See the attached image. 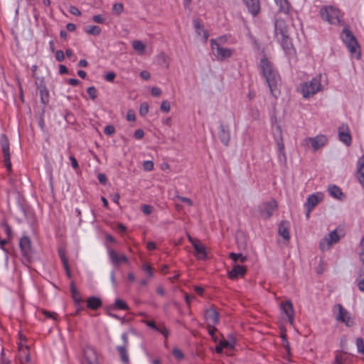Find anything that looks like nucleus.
<instances>
[{
    "mask_svg": "<svg viewBox=\"0 0 364 364\" xmlns=\"http://www.w3.org/2000/svg\"><path fill=\"white\" fill-rule=\"evenodd\" d=\"M260 68L263 76L266 79L271 93L274 95V92L280 82V77L273 68L272 64L266 58L261 59Z\"/></svg>",
    "mask_w": 364,
    "mask_h": 364,
    "instance_id": "nucleus-1",
    "label": "nucleus"
},
{
    "mask_svg": "<svg viewBox=\"0 0 364 364\" xmlns=\"http://www.w3.org/2000/svg\"><path fill=\"white\" fill-rule=\"evenodd\" d=\"M341 39L351 55H355L357 59H360L361 55L360 46L355 36L348 28H343L341 33Z\"/></svg>",
    "mask_w": 364,
    "mask_h": 364,
    "instance_id": "nucleus-2",
    "label": "nucleus"
},
{
    "mask_svg": "<svg viewBox=\"0 0 364 364\" xmlns=\"http://www.w3.org/2000/svg\"><path fill=\"white\" fill-rule=\"evenodd\" d=\"M320 78L321 75L301 85V92L304 98L310 97L321 90Z\"/></svg>",
    "mask_w": 364,
    "mask_h": 364,
    "instance_id": "nucleus-3",
    "label": "nucleus"
},
{
    "mask_svg": "<svg viewBox=\"0 0 364 364\" xmlns=\"http://www.w3.org/2000/svg\"><path fill=\"white\" fill-rule=\"evenodd\" d=\"M343 236L344 232L342 228H337L331 231L320 242V249L323 252L329 250L333 244L337 242Z\"/></svg>",
    "mask_w": 364,
    "mask_h": 364,
    "instance_id": "nucleus-4",
    "label": "nucleus"
},
{
    "mask_svg": "<svg viewBox=\"0 0 364 364\" xmlns=\"http://www.w3.org/2000/svg\"><path fill=\"white\" fill-rule=\"evenodd\" d=\"M320 14L323 20L331 24H336L340 22V11L332 6L321 8Z\"/></svg>",
    "mask_w": 364,
    "mask_h": 364,
    "instance_id": "nucleus-5",
    "label": "nucleus"
},
{
    "mask_svg": "<svg viewBox=\"0 0 364 364\" xmlns=\"http://www.w3.org/2000/svg\"><path fill=\"white\" fill-rule=\"evenodd\" d=\"M210 45L213 50L214 55L218 60H223L227 58H230L232 54L231 49L221 47L215 39L210 40Z\"/></svg>",
    "mask_w": 364,
    "mask_h": 364,
    "instance_id": "nucleus-6",
    "label": "nucleus"
},
{
    "mask_svg": "<svg viewBox=\"0 0 364 364\" xmlns=\"http://www.w3.org/2000/svg\"><path fill=\"white\" fill-rule=\"evenodd\" d=\"M0 144L4 157V164L9 172L11 171V163L9 152V141L8 137L5 134H2L0 139Z\"/></svg>",
    "mask_w": 364,
    "mask_h": 364,
    "instance_id": "nucleus-7",
    "label": "nucleus"
},
{
    "mask_svg": "<svg viewBox=\"0 0 364 364\" xmlns=\"http://www.w3.org/2000/svg\"><path fill=\"white\" fill-rule=\"evenodd\" d=\"M277 208V203L274 199L264 202L259 206L260 216L264 219L269 218L273 212Z\"/></svg>",
    "mask_w": 364,
    "mask_h": 364,
    "instance_id": "nucleus-8",
    "label": "nucleus"
},
{
    "mask_svg": "<svg viewBox=\"0 0 364 364\" xmlns=\"http://www.w3.org/2000/svg\"><path fill=\"white\" fill-rule=\"evenodd\" d=\"M82 364H98L97 355L94 348L86 346L83 350Z\"/></svg>",
    "mask_w": 364,
    "mask_h": 364,
    "instance_id": "nucleus-9",
    "label": "nucleus"
},
{
    "mask_svg": "<svg viewBox=\"0 0 364 364\" xmlns=\"http://www.w3.org/2000/svg\"><path fill=\"white\" fill-rule=\"evenodd\" d=\"M335 307L338 310L336 319L344 323L347 326H352L354 322L348 312L340 304H336Z\"/></svg>",
    "mask_w": 364,
    "mask_h": 364,
    "instance_id": "nucleus-10",
    "label": "nucleus"
},
{
    "mask_svg": "<svg viewBox=\"0 0 364 364\" xmlns=\"http://www.w3.org/2000/svg\"><path fill=\"white\" fill-rule=\"evenodd\" d=\"M323 194L321 193H314L309 196L307 201L305 203V205L307 208V211L306 213L307 218H309L310 213L313 208H314V207L323 200Z\"/></svg>",
    "mask_w": 364,
    "mask_h": 364,
    "instance_id": "nucleus-11",
    "label": "nucleus"
},
{
    "mask_svg": "<svg viewBox=\"0 0 364 364\" xmlns=\"http://www.w3.org/2000/svg\"><path fill=\"white\" fill-rule=\"evenodd\" d=\"M108 255L112 262V264L115 267H119L122 263H129V259L124 255H119L112 249H108Z\"/></svg>",
    "mask_w": 364,
    "mask_h": 364,
    "instance_id": "nucleus-12",
    "label": "nucleus"
},
{
    "mask_svg": "<svg viewBox=\"0 0 364 364\" xmlns=\"http://www.w3.org/2000/svg\"><path fill=\"white\" fill-rule=\"evenodd\" d=\"M327 141V139L324 135H318L315 137H309L306 138L304 141V145H308V143L310 142L314 150L316 151L321 147L323 146Z\"/></svg>",
    "mask_w": 364,
    "mask_h": 364,
    "instance_id": "nucleus-13",
    "label": "nucleus"
},
{
    "mask_svg": "<svg viewBox=\"0 0 364 364\" xmlns=\"http://www.w3.org/2000/svg\"><path fill=\"white\" fill-rule=\"evenodd\" d=\"M19 245L23 256L29 259L32 255V248L30 239L26 236L22 237L20 240Z\"/></svg>",
    "mask_w": 364,
    "mask_h": 364,
    "instance_id": "nucleus-14",
    "label": "nucleus"
},
{
    "mask_svg": "<svg viewBox=\"0 0 364 364\" xmlns=\"http://www.w3.org/2000/svg\"><path fill=\"white\" fill-rule=\"evenodd\" d=\"M143 323L154 331L161 333L166 338L169 335V331L166 328L163 323L156 324L154 321L143 320Z\"/></svg>",
    "mask_w": 364,
    "mask_h": 364,
    "instance_id": "nucleus-15",
    "label": "nucleus"
},
{
    "mask_svg": "<svg viewBox=\"0 0 364 364\" xmlns=\"http://www.w3.org/2000/svg\"><path fill=\"white\" fill-rule=\"evenodd\" d=\"M275 27V34L279 37L284 36L289 34L288 26H287L285 21L282 19H277L274 24Z\"/></svg>",
    "mask_w": 364,
    "mask_h": 364,
    "instance_id": "nucleus-16",
    "label": "nucleus"
},
{
    "mask_svg": "<svg viewBox=\"0 0 364 364\" xmlns=\"http://www.w3.org/2000/svg\"><path fill=\"white\" fill-rule=\"evenodd\" d=\"M281 309L287 316L289 323L292 325L294 322V308L292 303L290 301L282 302L281 304Z\"/></svg>",
    "mask_w": 364,
    "mask_h": 364,
    "instance_id": "nucleus-17",
    "label": "nucleus"
},
{
    "mask_svg": "<svg viewBox=\"0 0 364 364\" xmlns=\"http://www.w3.org/2000/svg\"><path fill=\"white\" fill-rule=\"evenodd\" d=\"M247 272L245 266L235 264L231 271L228 272V276L231 279H235L239 277H243Z\"/></svg>",
    "mask_w": 364,
    "mask_h": 364,
    "instance_id": "nucleus-18",
    "label": "nucleus"
},
{
    "mask_svg": "<svg viewBox=\"0 0 364 364\" xmlns=\"http://www.w3.org/2000/svg\"><path fill=\"white\" fill-rule=\"evenodd\" d=\"M205 318L208 321V324L213 326L216 325L219 321V316L218 311L213 308L207 309L205 312Z\"/></svg>",
    "mask_w": 364,
    "mask_h": 364,
    "instance_id": "nucleus-19",
    "label": "nucleus"
},
{
    "mask_svg": "<svg viewBox=\"0 0 364 364\" xmlns=\"http://www.w3.org/2000/svg\"><path fill=\"white\" fill-rule=\"evenodd\" d=\"M114 309L128 310L129 306L125 301H124L122 299H117L115 300L113 305L106 307V311H107V314L109 316L116 318L117 316L112 314L110 313V311L114 310Z\"/></svg>",
    "mask_w": 364,
    "mask_h": 364,
    "instance_id": "nucleus-20",
    "label": "nucleus"
},
{
    "mask_svg": "<svg viewBox=\"0 0 364 364\" xmlns=\"http://www.w3.org/2000/svg\"><path fill=\"white\" fill-rule=\"evenodd\" d=\"M356 176L359 183L364 188V154L358 160Z\"/></svg>",
    "mask_w": 364,
    "mask_h": 364,
    "instance_id": "nucleus-21",
    "label": "nucleus"
},
{
    "mask_svg": "<svg viewBox=\"0 0 364 364\" xmlns=\"http://www.w3.org/2000/svg\"><path fill=\"white\" fill-rule=\"evenodd\" d=\"M218 136L221 142L225 145L228 146L230 141V136L228 126L220 124L219 127Z\"/></svg>",
    "mask_w": 364,
    "mask_h": 364,
    "instance_id": "nucleus-22",
    "label": "nucleus"
},
{
    "mask_svg": "<svg viewBox=\"0 0 364 364\" xmlns=\"http://www.w3.org/2000/svg\"><path fill=\"white\" fill-rule=\"evenodd\" d=\"M247 6L248 11L252 14L253 16L257 15L259 12L260 5L259 0H243Z\"/></svg>",
    "mask_w": 364,
    "mask_h": 364,
    "instance_id": "nucleus-23",
    "label": "nucleus"
},
{
    "mask_svg": "<svg viewBox=\"0 0 364 364\" xmlns=\"http://www.w3.org/2000/svg\"><path fill=\"white\" fill-rule=\"evenodd\" d=\"M289 223L287 221L283 220L280 223L279 225L278 232L279 235L283 237L284 240L286 241H289L290 236H289Z\"/></svg>",
    "mask_w": 364,
    "mask_h": 364,
    "instance_id": "nucleus-24",
    "label": "nucleus"
},
{
    "mask_svg": "<svg viewBox=\"0 0 364 364\" xmlns=\"http://www.w3.org/2000/svg\"><path fill=\"white\" fill-rule=\"evenodd\" d=\"M193 23L198 36H201L204 42H206L208 38V33L205 29H204L199 19H195Z\"/></svg>",
    "mask_w": 364,
    "mask_h": 364,
    "instance_id": "nucleus-25",
    "label": "nucleus"
},
{
    "mask_svg": "<svg viewBox=\"0 0 364 364\" xmlns=\"http://www.w3.org/2000/svg\"><path fill=\"white\" fill-rule=\"evenodd\" d=\"M195 250V256L199 259H205L207 257L206 250L205 246L198 241L196 244H193Z\"/></svg>",
    "mask_w": 364,
    "mask_h": 364,
    "instance_id": "nucleus-26",
    "label": "nucleus"
},
{
    "mask_svg": "<svg viewBox=\"0 0 364 364\" xmlns=\"http://www.w3.org/2000/svg\"><path fill=\"white\" fill-rule=\"evenodd\" d=\"M281 41V45L287 53H290L293 46L291 42V39L289 37V34L284 36H279L277 38Z\"/></svg>",
    "mask_w": 364,
    "mask_h": 364,
    "instance_id": "nucleus-27",
    "label": "nucleus"
},
{
    "mask_svg": "<svg viewBox=\"0 0 364 364\" xmlns=\"http://www.w3.org/2000/svg\"><path fill=\"white\" fill-rule=\"evenodd\" d=\"M70 291L75 305H80V304L83 302V300L77 289L75 288L73 282L70 283Z\"/></svg>",
    "mask_w": 364,
    "mask_h": 364,
    "instance_id": "nucleus-28",
    "label": "nucleus"
},
{
    "mask_svg": "<svg viewBox=\"0 0 364 364\" xmlns=\"http://www.w3.org/2000/svg\"><path fill=\"white\" fill-rule=\"evenodd\" d=\"M87 306L92 310H96L102 306V301L100 299L97 297H89L87 300Z\"/></svg>",
    "mask_w": 364,
    "mask_h": 364,
    "instance_id": "nucleus-29",
    "label": "nucleus"
},
{
    "mask_svg": "<svg viewBox=\"0 0 364 364\" xmlns=\"http://www.w3.org/2000/svg\"><path fill=\"white\" fill-rule=\"evenodd\" d=\"M350 363L347 353L342 351L336 354L334 364H350Z\"/></svg>",
    "mask_w": 364,
    "mask_h": 364,
    "instance_id": "nucleus-30",
    "label": "nucleus"
},
{
    "mask_svg": "<svg viewBox=\"0 0 364 364\" xmlns=\"http://www.w3.org/2000/svg\"><path fill=\"white\" fill-rule=\"evenodd\" d=\"M18 358L21 364H32L28 346H26V351L24 353L18 354Z\"/></svg>",
    "mask_w": 364,
    "mask_h": 364,
    "instance_id": "nucleus-31",
    "label": "nucleus"
},
{
    "mask_svg": "<svg viewBox=\"0 0 364 364\" xmlns=\"http://www.w3.org/2000/svg\"><path fill=\"white\" fill-rule=\"evenodd\" d=\"M343 127L339 129V139L343 142L346 145L349 146L351 143V136L349 132L342 131Z\"/></svg>",
    "mask_w": 364,
    "mask_h": 364,
    "instance_id": "nucleus-32",
    "label": "nucleus"
},
{
    "mask_svg": "<svg viewBox=\"0 0 364 364\" xmlns=\"http://www.w3.org/2000/svg\"><path fill=\"white\" fill-rule=\"evenodd\" d=\"M356 284L360 291L364 292V270L360 269L358 272Z\"/></svg>",
    "mask_w": 364,
    "mask_h": 364,
    "instance_id": "nucleus-33",
    "label": "nucleus"
},
{
    "mask_svg": "<svg viewBox=\"0 0 364 364\" xmlns=\"http://www.w3.org/2000/svg\"><path fill=\"white\" fill-rule=\"evenodd\" d=\"M328 190L330 195L335 198L340 199L341 197L343 196L341 190L335 185L330 186Z\"/></svg>",
    "mask_w": 364,
    "mask_h": 364,
    "instance_id": "nucleus-34",
    "label": "nucleus"
},
{
    "mask_svg": "<svg viewBox=\"0 0 364 364\" xmlns=\"http://www.w3.org/2000/svg\"><path fill=\"white\" fill-rule=\"evenodd\" d=\"M117 350L119 353L121 360L124 363H129V356L127 351L126 346H119L117 347Z\"/></svg>",
    "mask_w": 364,
    "mask_h": 364,
    "instance_id": "nucleus-35",
    "label": "nucleus"
},
{
    "mask_svg": "<svg viewBox=\"0 0 364 364\" xmlns=\"http://www.w3.org/2000/svg\"><path fill=\"white\" fill-rule=\"evenodd\" d=\"M85 31L90 35L98 36L101 33V28L97 26H87L85 28Z\"/></svg>",
    "mask_w": 364,
    "mask_h": 364,
    "instance_id": "nucleus-36",
    "label": "nucleus"
},
{
    "mask_svg": "<svg viewBox=\"0 0 364 364\" xmlns=\"http://www.w3.org/2000/svg\"><path fill=\"white\" fill-rule=\"evenodd\" d=\"M278 129L279 130L280 136H279V138L277 139V144L279 153L285 158L286 156H285V152H284V140H283V137L282 135V131H281V129L279 127H278Z\"/></svg>",
    "mask_w": 364,
    "mask_h": 364,
    "instance_id": "nucleus-37",
    "label": "nucleus"
},
{
    "mask_svg": "<svg viewBox=\"0 0 364 364\" xmlns=\"http://www.w3.org/2000/svg\"><path fill=\"white\" fill-rule=\"evenodd\" d=\"M132 46L133 48L139 52V53L142 54L145 51V46L144 44L140 41H134L132 42Z\"/></svg>",
    "mask_w": 364,
    "mask_h": 364,
    "instance_id": "nucleus-38",
    "label": "nucleus"
},
{
    "mask_svg": "<svg viewBox=\"0 0 364 364\" xmlns=\"http://www.w3.org/2000/svg\"><path fill=\"white\" fill-rule=\"evenodd\" d=\"M220 344L224 348L232 349L235 345V340L232 338L230 340L223 339L220 341Z\"/></svg>",
    "mask_w": 364,
    "mask_h": 364,
    "instance_id": "nucleus-39",
    "label": "nucleus"
},
{
    "mask_svg": "<svg viewBox=\"0 0 364 364\" xmlns=\"http://www.w3.org/2000/svg\"><path fill=\"white\" fill-rule=\"evenodd\" d=\"M229 257L230 259H232L234 262H237V261L240 260V262H245L247 260V257L242 255L240 253L237 254L235 252H231L229 255Z\"/></svg>",
    "mask_w": 364,
    "mask_h": 364,
    "instance_id": "nucleus-40",
    "label": "nucleus"
},
{
    "mask_svg": "<svg viewBox=\"0 0 364 364\" xmlns=\"http://www.w3.org/2000/svg\"><path fill=\"white\" fill-rule=\"evenodd\" d=\"M277 4H279L280 11L287 14L289 11V4L286 0H275Z\"/></svg>",
    "mask_w": 364,
    "mask_h": 364,
    "instance_id": "nucleus-41",
    "label": "nucleus"
},
{
    "mask_svg": "<svg viewBox=\"0 0 364 364\" xmlns=\"http://www.w3.org/2000/svg\"><path fill=\"white\" fill-rule=\"evenodd\" d=\"M359 259L364 265V237H362L359 245Z\"/></svg>",
    "mask_w": 364,
    "mask_h": 364,
    "instance_id": "nucleus-42",
    "label": "nucleus"
},
{
    "mask_svg": "<svg viewBox=\"0 0 364 364\" xmlns=\"http://www.w3.org/2000/svg\"><path fill=\"white\" fill-rule=\"evenodd\" d=\"M356 346L358 348V352L364 355V341L361 338H358L356 339Z\"/></svg>",
    "mask_w": 364,
    "mask_h": 364,
    "instance_id": "nucleus-43",
    "label": "nucleus"
},
{
    "mask_svg": "<svg viewBox=\"0 0 364 364\" xmlns=\"http://www.w3.org/2000/svg\"><path fill=\"white\" fill-rule=\"evenodd\" d=\"M58 255H59V257L63 262V264H66L68 263V259L66 257V252H65V249L59 248Z\"/></svg>",
    "mask_w": 364,
    "mask_h": 364,
    "instance_id": "nucleus-44",
    "label": "nucleus"
},
{
    "mask_svg": "<svg viewBox=\"0 0 364 364\" xmlns=\"http://www.w3.org/2000/svg\"><path fill=\"white\" fill-rule=\"evenodd\" d=\"M87 92L92 100H95L97 97V90L95 87H89L87 89Z\"/></svg>",
    "mask_w": 364,
    "mask_h": 364,
    "instance_id": "nucleus-45",
    "label": "nucleus"
},
{
    "mask_svg": "<svg viewBox=\"0 0 364 364\" xmlns=\"http://www.w3.org/2000/svg\"><path fill=\"white\" fill-rule=\"evenodd\" d=\"M160 109L164 112H168L171 109L170 102L168 100H164L161 104Z\"/></svg>",
    "mask_w": 364,
    "mask_h": 364,
    "instance_id": "nucleus-46",
    "label": "nucleus"
},
{
    "mask_svg": "<svg viewBox=\"0 0 364 364\" xmlns=\"http://www.w3.org/2000/svg\"><path fill=\"white\" fill-rule=\"evenodd\" d=\"M123 4L121 3H116L112 6L113 11L118 15L123 11Z\"/></svg>",
    "mask_w": 364,
    "mask_h": 364,
    "instance_id": "nucleus-47",
    "label": "nucleus"
},
{
    "mask_svg": "<svg viewBox=\"0 0 364 364\" xmlns=\"http://www.w3.org/2000/svg\"><path fill=\"white\" fill-rule=\"evenodd\" d=\"M149 112V105L147 103H141L139 108V114L141 116H145Z\"/></svg>",
    "mask_w": 364,
    "mask_h": 364,
    "instance_id": "nucleus-48",
    "label": "nucleus"
},
{
    "mask_svg": "<svg viewBox=\"0 0 364 364\" xmlns=\"http://www.w3.org/2000/svg\"><path fill=\"white\" fill-rule=\"evenodd\" d=\"M143 168L146 171H150L154 168V163L152 161H146L143 163Z\"/></svg>",
    "mask_w": 364,
    "mask_h": 364,
    "instance_id": "nucleus-49",
    "label": "nucleus"
},
{
    "mask_svg": "<svg viewBox=\"0 0 364 364\" xmlns=\"http://www.w3.org/2000/svg\"><path fill=\"white\" fill-rule=\"evenodd\" d=\"M208 328L209 334L212 336L213 339L216 341L217 338L215 337V333L217 331V328L211 324H208Z\"/></svg>",
    "mask_w": 364,
    "mask_h": 364,
    "instance_id": "nucleus-50",
    "label": "nucleus"
},
{
    "mask_svg": "<svg viewBox=\"0 0 364 364\" xmlns=\"http://www.w3.org/2000/svg\"><path fill=\"white\" fill-rule=\"evenodd\" d=\"M176 198H178L181 201L186 203L189 206L193 205V201L188 198H186V197H183V196H180L177 195V196H176Z\"/></svg>",
    "mask_w": 364,
    "mask_h": 364,
    "instance_id": "nucleus-51",
    "label": "nucleus"
},
{
    "mask_svg": "<svg viewBox=\"0 0 364 364\" xmlns=\"http://www.w3.org/2000/svg\"><path fill=\"white\" fill-rule=\"evenodd\" d=\"M105 133L107 135H112L115 132V128L112 125H107L104 129Z\"/></svg>",
    "mask_w": 364,
    "mask_h": 364,
    "instance_id": "nucleus-52",
    "label": "nucleus"
},
{
    "mask_svg": "<svg viewBox=\"0 0 364 364\" xmlns=\"http://www.w3.org/2000/svg\"><path fill=\"white\" fill-rule=\"evenodd\" d=\"M153 210V207L149 205H143L141 206V210L145 215H149Z\"/></svg>",
    "mask_w": 364,
    "mask_h": 364,
    "instance_id": "nucleus-53",
    "label": "nucleus"
},
{
    "mask_svg": "<svg viewBox=\"0 0 364 364\" xmlns=\"http://www.w3.org/2000/svg\"><path fill=\"white\" fill-rule=\"evenodd\" d=\"M173 354L178 359H182L184 357L183 352L177 348L173 350Z\"/></svg>",
    "mask_w": 364,
    "mask_h": 364,
    "instance_id": "nucleus-54",
    "label": "nucleus"
},
{
    "mask_svg": "<svg viewBox=\"0 0 364 364\" xmlns=\"http://www.w3.org/2000/svg\"><path fill=\"white\" fill-rule=\"evenodd\" d=\"M69 11L71 14L75 16H80L81 11L75 6H70L69 8Z\"/></svg>",
    "mask_w": 364,
    "mask_h": 364,
    "instance_id": "nucleus-55",
    "label": "nucleus"
},
{
    "mask_svg": "<svg viewBox=\"0 0 364 364\" xmlns=\"http://www.w3.org/2000/svg\"><path fill=\"white\" fill-rule=\"evenodd\" d=\"M55 58L58 61L62 62L65 59V54L63 50H59L55 53Z\"/></svg>",
    "mask_w": 364,
    "mask_h": 364,
    "instance_id": "nucleus-56",
    "label": "nucleus"
},
{
    "mask_svg": "<svg viewBox=\"0 0 364 364\" xmlns=\"http://www.w3.org/2000/svg\"><path fill=\"white\" fill-rule=\"evenodd\" d=\"M142 269L144 271H145L147 274L149 275V277H153V271H152V268L147 264H143V267H142Z\"/></svg>",
    "mask_w": 364,
    "mask_h": 364,
    "instance_id": "nucleus-57",
    "label": "nucleus"
},
{
    "mask_svg": "<svg viewBox=\"0 0 364 364\" xmlns=\"http://www.w3.org/2000/svg\"><path fill=\"white\" fill-rule=\"evenodd\" d=\"M151 95L154 97H159L161 95V90L160 88L159 87H152L151 90Z\"/></svg>",
    "mask_w": 364,
    "mask_h": 364,
    "instance_id": "nucleus-58",
    "label": "nucleus"
},
{
    "mask_svg": "<svg viewBox=\"0 0 364 364\" xmlns=\"http://www.w3.org/2000/svg\"><path fill=\"white\" fill-rule=\"evenodd\" d=\"M144 135V132L141 129H136L134 132V137L137 139H140L143 138Z\"/></svg>",
    "mask_w": 364,
    "mask_h": 364,
    "instance_id": "nucleus-59",
    "label": "nucleus"
},
{
    "mask_svg": "<svg viewBox=\"0 0 364 364\" xmlns=\"http://www.w3.org/2000/svg\"><path fill=\"white\" fill-rule=\"evenodd\" d=\"M195 299L196 296L194 295H189L188 294H185V301L188 306Z\"/></svg>",
    "mask_w": 364,
    "mask_h": 364,
    "instance_id": "nucleus-60",
    "label": "nucleus"
},
{
    "mask_svg": "<svg viewBox=\"0 0 364 364\" xmlns=\"http://www.w3.org/2000/svg\"><path fill=\"white\" fill-rule=\"evenodd\" d=\"M140 76L145 80H148L150 79V73L146 70H143L140 73Z\"/></svg>",
    "mask_w": 364,
    "mask_h": 364,
    "instance_id": "nucleus-61",
    "label": "nucleus"
},
{
    "mask_svg": "<svg viewBox=\"0 0 364 364\" xmlns=\"http://www.w3.org/2000/svg\"><path fill=\"white\" fill-rule=\"evenodd\" d=\"M42 313L47 317V318H52L53 319H56L55 314L52 313L50 311H46V310H42Z\"/></svg>",
    "mask_w": 364,
    "mask_h": 364,
    "instance_id": "nucleus-62",
    "label": "nucleus"
},
{
    "mask_svg": "<svg viewBox=\"0 0 364 364\" xmlns=\"http://www.w3.org/2000/svg\"><path fill=\"white\" fill-rule=\"evenodd\" d=\"M115 73H113V72H110L109 73H107L106 75H105V80L109 81V82H112L114 80V79L115 78Z\"/></svg>",
    "mask_w": 364,
    "mask_h": 364,
    "instance_id": "nucleus-63",
    "label": "nucleus"
},
{
    "mask_svg": "<svg viewBox=\"0 0 364 364\" xmlns=\"http://www.w3.org/2000/svg\"><path fill=\"white\" fill-rule=\"evenodd\" d=\"M93 21L98 23H102L105 19L102 18L101 15H96L93 16Z\"/></svg>",
    "mask_w": 364,
    "mask_h": 364,
    "instance_id": "nucleus-64",
    "label": "nucleus"
}]
</instances>
